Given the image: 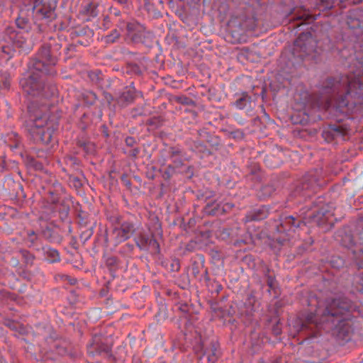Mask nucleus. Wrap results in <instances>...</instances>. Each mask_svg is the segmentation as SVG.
Masks as SVG:
<instances>
[{"label":"nucleus","instance_id":"53","mask_svg":"<svg viewBox=\"0 0 363 363\" xmlns=\"http://www.w3.org/2000/svg\"><path fill=\"white\" fill-rule=\"evenodd\" d=\"M172 151L171 157H176L177 155H179L180 151H179V150L174 151L173 150V148H172Z\"/></svg>","mask_w":363,"mask_h":363},{"label":"nucleus","instance_id":"57","mask_svg":"<svg viewBox=\"0 0 363 363\" xmlns=\"http://www.w3.org/2000/svg\"><path fill=\"white\" fill-rule=\"evenodd\" d=\"M18 155H19V156H20L21 157H22V158L25 157V155H24V152H23L22 150H20V151L18 152Z\"/></svg>","mask_w":363,"mask_h":363},{"label":"nucleus","instance_id":"38","mask_svg":"<svg viewBox=\"0 0 363 363\" xmlns=\"http://www.w3.org/2000/svg\"><path fill=\"white\" fill-rule=\"evenodd\" d=\"M249 170L251 174L256 175V178L257 179H260V177L259 174V167L256 164H254L252 167H250Z\"/></svg>","mask_w":363,"mask_h":363},{"label":"nucleus","instance_id":"31","mask_svg":"<svg viewBox=\"0 0 363 363\" xmlns=\"http://www.w3.org/2000/svg\"><path fill=\"white\" fill-rule=\"evenodd\" d=\"M120 36V33L115 29L110 35H107L104 37V40L106 43H114Z\"/></svg>","mask_w":363,"mask_h":363},{"label":"nucleus","instance_id":"56","mask_svg":"<svg viewBox=\"0 0 363 363\" xmlns=\"http://www.w3.org/2000/svg\"><path fill=\"white\" fill-rule=\"evenodd\" d=\"M91 96L92 97L93 100L95 101L96 99V94L91 92L90 93Z\"/></svg>","mask_w":363,"mask_h":363},{"label":"nucleus","instance_id":"11","mask_svg":"<svg viewBox=\"0 0 363 363\" xmlns=\"http://www.w3.org/2000/svg\"><path fill=\"white\" fill-rule=\"evenodd\" d=\"M135 232V225L129 221L123 222L119 228H115L113 234L117 243H120L129 239Z\"/></svg>","mask_w":363,"mask_h":363},{"label":"nucleus","instance_id":"21","mask_svg":"<svg viewBox=\"0 0 363 363\" xmlns=\"http://www.w3.org/2000/svg\"><path fill=\"white\" fill-rule=\"evenodd\" d=\"M276 187L274 184L272 183L265 184L262 186L260 189V196L262 198H268L270 197L273 193L275 191Z\"/></svg>","mask_w":363,"mask_h":363},{"label":"nucleus","instance_id":"12","mask_svg":"<svg viewBox=\"0 0 363 363\" xmlns=\"http://www.w3.org/2000/svg\"><path fill=\"white\" fill-rule=\"evenodd\" d=\"M128 36L133 43H145V28L138 23L127 24Z\"/></svg>","mask_w":363,"mask_h":363},{"label":"nucleus","instance_id":"37","mask_svg":"<svg viewBox=\"0 0 363 363\" xmlns=\"http://www.w3.org/2000/svg\"><path fill=\"white\" fill-rule=\"evenodd\" d=\"M20 253L27 263H31L33 262L34 257L28 251L26 250H20Z\"/></svg>","mask_w":363,"mask_h":363},{"label":"nucleus","instance_id":"63","mask_svg":"<svg viewBox=\"0 0 363 363\" xmlns=\"http://www.w3.org/2000/svg\"><path fill=\"white\" fill-rule=\"evenodd\" d=\"M356 26H359V21H356Z\"/></svg>","mask_w":363,"mask_h":363},{"label":"nucleus","instance_id":"32","mask_svg":"<svg viewBox=\"0 0 363 363\" xmlns=\"http://www.w3.org/2000/svg\"><path fill=\"white\" fill-rule=\"evenodd\" d=\"M26 161V165L30 168H33L35 170H42L43 168V164L39 160Z\"/></svg>","mask_w":363,"mask_h":363},{"label":"nucleus","instance_id":"24","mask_svg":"<svg viewBox=\"0 0 363 363\" xmlns=\"http://www.w3.org/2000/svg\"><path fill=\"white\" fill-rule=\"evenodd\" d=\"M5 325L13 330L18 331L20 334L26 333V328L19 323L8 320L5 322Z\"/></svg>","mask_w":363,"mask_h":363},{"label":"nucleus","instance_id":"49","mask_svg":"<svg viewBox=\"0 0 363 363\" xmlns=\"http://www.w3.org/2000/svg\"><path fill=\"white\" fill-rule=\"evenodd\" d=\"M45 233V235L46 236V238H47L48 239H50V240L51 242H52V241H53V239L51 238L52 232H51V230H48L45 231V233Z\"/></svg>","mask_w":363,"mask_h":363},{"label":"nucleus","instance_id":"18","mask_svg":"<svg viewBox=\"0 0 363 363\" xmlns=\"http://www.w3.org/2000/svg\"><path fill=\"white\" fill-rule=\"evenodd\" d=\"M77 153L82 157H93L95 153V145L94 143L88 141H78Z\"/></svg>","mask_w":363,"mask_h":363},{"label":"nucleus","instance_id":"29","mask_svg":"<svg viewBox=\"0 0 363 363\" xmlns=\"http://www.w3.org/2000/svg\"><path fill=\"white\" fill-rule=\"evenodd\" d=\"M55 348L56 352L60 355H65L67 353V347L65 342H54L53 346L50 347V349Z\"/></svg>","mask_w":363,"mask_h":363},{"label":"nucleus","instance_id":"60","mask_svg":"<svg viewBox=\"0 0 363 363\" xmlns=\"http://www.w3.org/2000/svg\"><path fill=\"white\" fill-rule=\"evenodd\" d=\"M127 246H128V248H130L131 250L133 249V245L127 244Z\"/></svg>","mask_w":363,"mask_h":363},{"label":"nucleus","instance_id":"26","mask_svg":"<svg viewBox=\"0 0 363 363\" xmlns=\"http://www.w3.org/2000/svg\"><path fill=\"white\" fill-rule=\"evenodd\" d=\"M16 23L18 28L25 30V32H28L30 28V21L27 18L20 16L16 18Z\"/></svg>","mask_w":363,"mask_h":363},{"label":"nucleus","instance_id":"17","mask_svg":"<svg viewBox=\"0 0 363 363\" xmlns=\"http://www.w3.org/2000/svg\"><path fill=\"white\" fill-rule=\"evenodd\" d=\"M269 208L267 206H262L250 211L245 218V222L261 220L267 217Z\"/></svg>","mask_w":363,"mask_h":363},{"label":"nucleus","instance_id":"62","mask_svg":"<svg viewBox=\"0 0 363 363\" xmlns=\"http://www.w3.org/2000/svg\"><path fill=\"white\" fill-rule=\"evenodd\" d=\"M153 123H154V122L152 121V120H150L148 124L152 125Z\"/></svg>","mask_w":363,"mask_h":363},{"label":"nucleus","instance_id":"36","mask_svg":"<svg viewBox=\"0 0 363 363\" xmlns=\"http://www.w3.org/2000/svg\"><path fill=\"white\" fill-rule=\"evenodd\" d=\"M269 272H270L269 269L267 268L265 275L267 277V285L269 286V287L271 289H272L274 288L275 279H274V277H273L272 275L269 274Z\"/></svg>","mask_w":363,"mask_h":363},{"label":"nucleus","instance_id":"33","mask_svg":"<svg viewBox=\"0 0 363 363\" xmlns=\"http://www.w3.org/2000/svg\"><path fill=\"white\" fill-rule=\"evenodd\" d=\"M248 99H250V97H248L247 94L242 95L241 97L236 100V106L240 109H242L246 106V103Z\"/></svg>","mask_w":363,"mask_h":363},{"label":"nucleus","instance_id":"3","mask_svg":"<svg viewBox=\"0 0 363 363\" xmlns=\"http://www.w3.org/2000/svg\"><path fill=\"white\" fill-rule=\"evenodd\" d=\"M28 69V74L19 82L24 94L32 97L43 96L45 98H49L55 94L57 91L55 86L46 88L44 81L41 79V72Z\"/></svg>","mask_w":363,"mask_h":363},{"label":"nucleus","instance_id":"30","mask_svg":"<svg viewBox=\"0 0 363 363\" xmlns=\"http://www.w3.org/2000/svg\"><path fill=\"white\" fill-rule=\"evenodd\" d=\"M174 99L175 101L184 105L192 106L195 104L191 99L184 96H174Z\"/></svg>","mask_w":363,"mask_h":363},{"label":"nucleus","instance_id":"10","mask_svg":"<svg viewBox=\"0 0 363 363\" xmlns=\"http://www.w3.org/2000/svg\"><path fill=\"white\" fill-rule=\"evenodd\" d=\"M279 221L280 223L277 225V230L279 233L295 232L302 224L305 225L302 219L293 216H281Z\"/></svg>","mask_w":363,"mask_h":363},{"label":"nucleus","instance_id":"25","mask_svg":"<svg viewBox=\"0 0 363 363\" xmlns=\"http://www.w3.org/2000/svg\"><path fill=\"white\" fill-rule=\"evenodd\" d=\"M11 75L7 71L0 72V84H1L5 89H9L11 86L10 83Z\"/></svg>","mask_w":363,"mask_h":363},{"label":"nucleus","instance_id":"61","mask_svg":"<svg viewBox=\"0 0 363 363\" xmlns=\"http://www.w3.org/2000/svg\"><path fill=\"white\" fill-rule=\"evenodd\" d=\"M91 7V4H89L86 8V11L89 12V9Z\"/></svg>","mask_w":363,"mask_h":363},{"label":"nucleus","instance_id":"13","mask_svg":"<svg viewBox=\"0 0 363 363\" xmlns=\"http://www.w3.org/2000/svg\"><path fill=\"white\" fill-rule=\"evenodd\" d=\"M140 94V92L136 91L135 86L132 84L130 86L126 87L116 99V102L121 107L126 106L128 104L133 102L138 95Z\"/></svg>","mask_w":363,"mask_h":363},{"label":"nucleus","instance_id":"8","mask_svg":"<svg viewBox=\"0 0 363 363\" xmlns=\"http://www.w3.org/2000/svg\"><path fill=\"white\" fill-rule=\"evenodd\" d=\"M313 206L317 210L312 213L310 218L318 225H324L333 216V207L328 203H323L322 199H318L313 203Z\"/></svg>","mask_w":363,"mask_h":363},{"label":"nucleus","instance_id":"41","mask_svg":"<svg viewBox=\"0 0 363 363\" xmlns=\"http://www.w3.org/2000/svg\"><path fill=\"white\" fill-rule=\"evenodd\" d=\"M116 264H117V258L115 257H111L106 259V264L108 267H113V266L116 265Z\"/></svg>","mask_w":363,"mask_h":363},{"label":"nucleus","instance_id":"52","mask_svg":"<svg viewBox=\"0 0 363 363\" xmlns=\"http://www.w3.org/2000/svg\"><path fill=\"white\" fill-rule=\"evenodd\" d=\"M66 281H68V282H69L71 285H74V284H76V282H77V280H76L75 279H74V278H70L69 277V279H67Z\"/></svg>","mask_w":363,"mask_h":363},{"label":"nucleus","instance_id":"43","mask_svg":"<svg viewBox=\"0 0 363 363\" xmlns=\"http://www.w3.org/2000/svg\"><path fill=\"white\" fill-rule=\"evenodd\" d=\"M125 142L127 146L129 147H133L136 143L135 139L130 136L127 137L125 140Z\"/></svg>","mask_w":363,"mask_h":363},{"label":"nucleus","instance_id":"16","mask_svg":"<svg viewBox=\"0 0 363 363\" xmlns=\"http://www.w3.org/2000/svg\"><path fill=\"white\" fill-rule=\"evenodd\" d=\"M220 355L219 345L216 341H211L209 347L204 350L203 357H206L208 363H216Z\"/></svg>","mask_w":363,"mask_h":363},{"label":"nucleus","instance_id":"59","mask_svg":"<svg viewBox=\"0 0 363 363\" xmlns=\"http://www.w3.org/2000/svg\"><path fill=\"white\" fill-rule=\"evenodd\" d=\"M277 240L280 242L281 245H284V242H285V239H283V241L280 240V238H277Z\"/></svg>","mask_w":363,"mask_h":363},{"label":"nucleus","instance_id":"23","mask_svg":"<svg viewBox=\"0 0 363 363\" xmlns=\"http://www.w3.org/2000/svg\"><path fill=\"white\" fill-rule=\"evenodd\" d=\"M331 131L333 133L335 138H341L344 140V137L346 134V130L342 126L339 125H333L329 127Z\"/></svg>","mask_w":363,"mask_h":363},{"label":"nucleus","instance_id":"15","mask_svg":"<svg viewBox=\"0 0 363 363\" xmlns=\"http://www.w3.org/2000/svg\"><path fill=\"white\" fill-rule=\"evenodd\" d=\"M28 36V32L21 31H11L9 33V38L12 41L13 45L18 48L26 49L28 48L27 38Z\"/></svg>","mask_w":363,"mask_h":363},{"label":"nucleus","instance_id":"44","mask_svg":"<svg viewBox=\"0 0 363 363\" xmlns=\"http://www.w3.org/2000/svg\"><path fill=\"white\" fill-rule=\"evenodd\" d=\"M104 96L105 100L108 104H111V102L114 100L113 96L108 92L104 91Z\"/></svg>","mask_w":363,"mask_h":363},{"label":"nucleus","instance_id":"1","mask_svg":"<svg viewBox=\"0 0 363 363\" xmlns=\"http://www.w3.org/2000/svg\"><path fill=\"white\" fill-rule=\"evenodd\" d=\"M355 308L347 298L328 300L324 309L318 308L315 313H309L296 319L293 328L296 333H303L305 338L316 337L319 329L323 328L331 330L337 338L346 340L353 330L350 317Z\"/></svg>","mask_w":363,"mask_h":363},{"label":"nucleus","instance_id":"2","mask_svg":"<svg viewBox=\"0 0 363 363\" xmlns=\"http://www.w3.org/2000/svg\"><path fill=\"white\" fill-rule=\"evenodd\" d=\"M355 64L358 74L354 78L348 76L328 77L323 83L322 90L328 98L323 99L318 94H312L309 103L313 108L328 109L333 106L336 111L347 113L361 108L363 103V57L357 58Z\"/></svg>","mask_w":363,"mask_h":363},{"label":"nucleus","instance_id":"7","mask_svg":"<svg viewBox=\"0 0 363 363\" xmlns=\"http://www.w3.org/2000/svg\"><path fill=\"white\" fill-rule=\"evenodd\" d=\"M316 43L311 33H302L294 42V53L301 58L315 52Z\"/></svg>","mask_w":363,"mask_h":363},{"label":"nucleus","instance_id":"55","mask_svg":"<svg viewBox=\"0 0 363 363\" xmlns=\"http://www.w3.org/2000/svg\"><path fill=\"white\" fill-rule=\"evenodd\" d=\"M82 32H83V29H80L79 30H75L74 33H72V35H79Z\"/></svg>","mask_w":363,"mask_h":363},{"label":"nucleus","instance_id":"9","mask_svg":"<svg viewBox=\"0 0 363 363\" xmlns=\"http://www.w3.org/2000/svg\"><path fill=\"white\" fill-rule=\"evenodd\" d=\"M134 241L140 250L147 251L150 247H152L155 252L160 250L159 243L155 238L154 234L150 230L146 231L143 229L139 230L134 238Z\"/></svg>","mask_w":363,"mask_h":363},{"label":"nucleus","instance_id":"39","mask_svg":"<svg viewBox=\"0 0 363 363\" xmlns=\"http://www.w3.org/2000/svg\"><path fill=\"white\" fill-rule=\"evenodd\" d=\"M38 236L33 230H30L28 232V241L32 244H35L37 240Z\"/></svg>","mask_w":363,"mask_h":363},{"label":"nucleus","instance_id":"46","mask_svg":"<svg viewBox=\"0 0 363 363\" xmlns=\"http://www.w3.org/2000/svg\"><path fill=\"white\" fill-rule=\"evenodd\" d=\"M272 331L275 335H279L281 334V329L278 323L275 325H274V327L272 328Z\"/></svg>","mask_w":363,"mask_h":363},{"label":"nucleus","instance_id":"5","mask_svg":"<svg viewBox=\"0 0 363 363\" xmlns=\"http://www.w3.org/2000/svg\"><path fill=\"white\" fill-rule=\"evenodd\" d=\"M47 119L45 114L43 116L36 115L33 120V127L31 128V134L34 140L37 143L45 145L50 143L54 133L53 128L49 125Z\"/></svg>","mask_w":363,"mask_h":363},{"label":"nucleus","instance_id":"28","mask_svg":"<svg viewBox=\"0 0 363 363\" xmlns=\"http://www.w3.org/2000/svg\"><path fill=\"white\" fill-rule=\"evenodd\" d=\"M101 75V72L100 71H91L88 74L90 80L97 85H101V82L103 80Z\"/></svg>","mask_w":363,"mask_h":363},{"label":"nucleus","instance_id":"42","mask_svg":"<svg viewBox=\"0 0 363 363\" xmlns=\"http://www.w3.org/2000/svg\"><path fill=\"white\" fill-rule=\"evenodd\" d=\"M2 52L8 55H9V58L12 57L13 52H14V50H13L12 49H11L10 47L9 46H3L2 47Z\"/></svg>","mask_w":363,"mask_h":363},{"label":"nucleus","instance_id":"47","mask_svg":"<svg viewBox=\"0 0 363 363\" xmlns=\"http://www.w3.org/2000/svg\"><path fill=\"white\" fill-rule=\"evenodd\" d=\"M101 132H102L103 135L105 138H107L109 137V133H108V128L105 125H103L101 126Z\"/></svg>","mask_w":363,"mask_h":363},{"label":"nucleus","instance_id":"58","mask_svg":"<svg viewBox=\"0 0 363 363\" xmlns=\"http://www.w3.org/2000/svg\"><path fill=\"white\" fill-rule=\"evenodd\" d=\"M18 147V144L16 143L14 146L11 145V148L17 149Z\"/></svg>","mask_w":363,"mask_h":363},{"label":"nucleus","instance_id":"45","mask_svg":"<svg viewBox=\"0 0 363 363\" xmlns=\"http://www.w3.org/2000/svg\"><path fill=\"white\" fill-rule=\"evenodd\" d=\"M234 207V204L231 203H226L222 207V211L225 213L230 211Z\"/></svg>","mask_w":363,"mask_h":363},{"label":"nucleus","instance_id":"40","mask_svg":"<svg viewBox=\"0 0 363 363\" xmlns=\"http://www.w3.org/2000/svg\"><path fill=\"white\" fill-rule=\"evenodd\" d=\"M230 136L233 138L242 139L244 136V133L240 130H235L230 133Z\"/></svg>","mask_w":363,"mask_h":363},{"label":"nucleus","instance_id":"54","mask_svg":"<svg viewBox=\"0 0 363 363\" xmlns=\"http://www.w3.org/2000/svg\"><path fill=\"white\" fill-rule=\"evenodd\" d=\"M5 169V160H1L0 162V170H4Z\"/></svg>","mask_w":363,"mask_h":363},{"label":"nucleus","instance_id":"35","mask_svg":"<svg viewBox=\"0 0 363 363\" xmlns=\"http://www.w3.org/2000/svg\"><path fill=\"white\" fill-rule=\"evenodd\" d=\"M38 12L41 13V15L46 18H52L53 14V11L51 9H47L45 7L39 9Z\"/></svg>","mask_w":363,"mask_h":363},{"label":"nucleus","instance_id":"34","mask_svg":"<svg viewBox=\"0 0 363 363\" xmlns=\"http://www.w3.org/2000/svg\"><path fill=\"white\" fill-rule=\"evenodd\" d=\"M323 138L325 141L328 143H330L333 141V140L336 139L335 137L333 135V133L331 131L330 128H328L326 130H324L322 134Z\"/></svg>","mask_w":363,"mask_h":363},{"label":"nucleus","instance_id":"22","mask_svg":"<svg viewBox=\"0 0 363 363\" xmlns=\"http://www.w3.org/2000/svg\"><path fill=\"white\" fill-rule=\"evenodd\" d=\"M125 73L128 74L141 75L142 70L138 65L134 62H128L125 66Z\"/></svg>","mask_w":363,"mask_h":363},{"label":"nucleus","instance_id":"50","mask_svg":"<svg viewBox=\"0 0 363 363\" xmlns=\"http://www.w3.org/2000/svg\"><path fill=\"white\" fill-rule=\"evenodd\" d=\"M55 279H60L62 280H67L69 279V276L65 274H58L55 277Z\"/></svg>","mask_w":363,"mask_h":363},{"label":"nucleus","instance_id":"27","mask_svg":"<svg viewBox=\"0 0 363 363\" xmlns=\"http://www.w3.org/2000/svg\"><path fill=\"white\" fill-rule=\"evenodd\" d=\"M333 4V0H317L316 3L318 9L322 11L331 9Z\"/></svg>","mask_w":363,"mask_h":363},{"label":"nucleus","instance_id":"14","mask_svg":"<svg viewBox=\"0 0 363 363\" xmlns=\"http://www.w3.org/2000/svg\"><path fill=\"white\" fill-rule=\"evenodd\" d=\"M111 350L110 346L101 341L99 337H94L93 342L88 347V352L94 356L95 354L108 355Z\"/></svg>","mask_w":363,"mask_h":363},{"label":"nucleus","instance_id":"64","mask_svg":"<svg viewBox=\"0 0 363 363\" xmlns=\"http://www.w3.org/2000/svg\"><path fill=\"white\" fill-rule=\"evenodd\" d=\"M73 47H74V46L71 45H69V48H67V50H70V48H73Z\"/></svg>","mask_w":363,"mask_h":363},{"label":"nucleus","instance_id":"48","mask_svg":"<svg viewBox=\"0 0 363 363\" xmlns=\"http://www.w3.org/2000/svg\"><path fill=\"white\" fill-rule=\"evenodd\" d=\"M72 182L76 188H79L82 186L81 181L77 177L73 178Z\"/></svg>","mask_w":363,"mask_h":363},{"label":"nucleus","instance_id":"6","mask_svg":"<svg viewBox=\"0 0 363 363\" xmlns=\"http://www.w3.org/2000/svg\"><path fill=\"white\" fill-rule=\"evenodd\" d=\"M318 189L315 177L306 175L296 182L291 195L294 197H311Z\"/></svg>","mask_w":363,"mask_h":363},{"label":"nucleus","instance_id":"51","mask_svg":"<svg viewBox=\"0 0 363 363\" xmlns=\"http://www.w3.org/2000/svg\"><path fill=\"white\" fill-rule=\"evenodd\" d=\"M138 153V150L137 148H135L130 151V155L132 157H136Z\"/></svg>","mask_w":363,"mask_h":363},{"label":"nucleus","instance_id":"19","mask_svg":"<svg viewBox=\"0 0 363 363\" xmlns=\"http://www.w3.org/2000/svg\"><path fill=\"white\" fill-rule=\"evenodd\" d=\"M230 23V26H235L237 21H231ZM238 26L242 30H252L255 27V19L253 17L245 18V19L240 18L238 19Z\"/></svg>","mask_w":363,"mask_h":363},{"label":"nucleus","instance_id":"4","mask_svg":"<svg viewBox=\"0 0 363 363\" xmlns=\"http://www.w3.org/2000/svg\"><path fill=\"white\" fill-rule=\"evenodd\" d=\"M57 57L51 53L50 45L44 44L40 47L36 57L30 60L28 67L30 69L54 76L56 74V71L52 67L57 65Z\"/></svg>","mask_w":363,"mask_h":363},{"label":"nucleus","instance_id":"20","mask_svg":"<svg viewBox=\"0 0 363 363\" xmlns=\"http://www.w3.org/2000/svg\"><path fill=\"white\" fill-rule=\"evenodd\" d=\"M43 249L47 256V259L50 261V262L54 263L60 262V257L57 250L50 247H43Z\"/></svg>","mask_w":363,"mask_h":363}]
</instances>
